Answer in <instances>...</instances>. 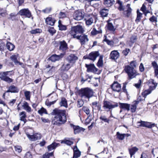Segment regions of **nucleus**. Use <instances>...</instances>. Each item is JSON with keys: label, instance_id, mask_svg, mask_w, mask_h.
Instances as JSON below:
<instances>
[{"label": "nucleus", "instance_id": "13", "mask_svg": "<svg viewBox=\"0 0 158 158\" xmlns=\"http://www.w3.org/2000/svg\"><path fill=\"white\" fill-rule=\"evenodd\" d=\"M79 40L80 42L81 45L86 44L89 41L88 36L85 34H83L79 35L76 38Z\"/></svg>", "mask_w": 158, "mask_h": 158}, {"label": "nucleus", "instance_id": "21", "mask_svg": "<svg viewBox=\"0 0 158 158\" xmlns=\"http://www.w3.org/2000/svg\"><path fill=\"white\" fill-rule=\"evenodd\" d=\"M111 88L113 90L117 92H120L121 89L120 85L117 82H114L111 85Z\"/></svg>", "mask_w": 158, "mask_h": 158}, {"label": "nucleus", "instance_id": "45", "mask_svg": "<svg viewBox=\"0 0 158 158\" xmlns=\"http://www.w3.org/2000/svg\"><path fill=\"white\" fill-rule=\"evenodd\" d=\"M17 58V56L15 55H12L10 57V59L14 61L15 64H17V62H18Z\"/></svg>", "mask_w": 158, "mask_h": 158}, {"label": "nucleus", "instance_id": "54", "mask_svg": "<svg viewBox=\"0 0 158 158\" xmlns=\"http://www.w3.org/2000/svg\"><path fill=\"white\" fill-rule=\"evenodd\" d=\"M104 41L106 42L107 44L110 46H113L114 44V43L112 40H110L106 38L104 40Z\"/></svg>", "mask_w": 158, "mask_h": 158}, {"label": "nucleus", "instance_id": "36", "mask_svg": "<svg viewBox=\"0 0 158 158\" xmlns=\"http://www.w3.org/2000/svg\"><path fill=\"white\" fill-rule=\"evenodd\" d=\"M60 105L61 106H64L66 108L67 107V101L65 98H61L60 102Z\"/></svg>", "mask_w": 158, "mask_h": 158}, {"label": "nucleus", "instance_id": "55", "mask_svg": "<svg viewBox=\"0 0 158 158\" xmlns=\"http://www.w3.org/2000/svg\"><path fill=\"white\" fill-rule=\"evenodd\" d=\"M137 40V37L136 35H133L130 38V41L131 42L134 43Z\"/></svg>", "mask_w": 158, "mask_h": 158}, {"label": "nucleus", "instance_id": "38", "mask_svg": "<svg viewBox=\"0 0 158 158\" xmlns=\"http://www.w3.org/2000/svg\"><path fill=\"white\" fill-rule=\"evenodd\" d=\"M103 56L100 55L99 57V59L97 64V65L98 67H102L103 65Z\"/></svg>", "mask_w": 158, "mask_h": 158}, {"label": "nucleus", "instance_id": "22", "mask_svg": "<svg viewBox=\"0 0 158 158\" xmlns=\"http://www.w3.org/2000/svg\"><path fill=\"white\" fill-rule=\"evenodd\" d=\"M71 127H73L75 134H77L81 131H84L85 129L80 127L79 126H75L73 124H71Z\"/></svg>", "mask_w": 158, "mask_h": 158}, {"label": "nucleus", "instance_id": "16", "mask_svg": "<svg viewBox=\"0 0 158 158\" xmlns=\"http://www.w3.org/2000/svg\"><path fill=\"white\" fill-rule=\"evenodd\" d=\"M140 97L139 96L137 100L134 101L131 106H130V110L132 113L135 112L136 111L137 105L139 103V101H141Z\"/></svg>", "mask_w": 158, "mask_h": 158}, {"label": "nucleus", "instance_id": "28", "mask_svg": "<svg viewBox=\"0 0 158 158\" xmlns=\"http://www.w3.org/2000/svg\"><path fill=\"white\" fill-rule=\"evenodd\" d=\"M116 5L118 4V6L117 9L120 11L124 10V6L123 5V2L120 0H116Z\"/></svg>", "mask_w": 158, "mask_h": 158}, {"label": "nucleus", "instance_id": "34", "mask_svg": "<svg viewBox=\"0 0 158 158\" xmlns=\"http://www.w3.org/2000/svg\"><path fill=\"white\" fill-rule=\"evenodd\" d=\"M59 145V143L53 142L52 144L48 146L47 147L48 150L49 151H51L52 150L54 149Z\"/></svg>", "mask_w": 158, "mask_h": 158}, {"label": "nucleus", "instance_id": "8", "mask_svg": "<svg viewBox=\"0 0 158 158\" xmlns=\"http://www.w3.org/2000/svg\"><path fill=\"white\" fill-rule=\"evenodd\" d=\"M100 53L98 51H95L90 52L88 55L85 56L84 58L85 59H88L94 61L98 56H99Z\"/></svg>", "mask_w": 158, "mask_h": 158}, {"label": "nucleus", "instance_id": "46", "mask_svg": "<svg viewBox=\"0 0 158 158\" xmlns=\"http://www.w3.org/2000/svg\"><path fill=\"white\" fill-rule=\"evenodd\" d=\"M38 113L41 115H42L43 114H47V112L46 109L43 107L38 110Z\"/></svg>", "mask_w": 158, "mask_h": 158}, {"label": "nucleus", "instance_id": "40", "mask_svg": "<svg viewBox=\"0 0 158 158\" xmlns=\"http://www.w3.org/2000/svg\"><path fill=\"white\" fill-rule=\"evenodd\" d=\"M7 48L10 51H13L15 48L14 45L10 42H7L6 44Z\"/></svg>", "mask_w": 158, "mask_h": 158}, {"label": "nucleus", "instance_id": "20", "mask_svg": "<svg viewBox=\"0 0 158 158\" xmlns=\"http://www.w3.org/2000/svg\"><path fill=\"white\" fill-rule=\"evenodd\" d=\"M119 53L116 50L112 51L110 54V58L113 60H116L119 57Z\"/></svg>", "mask_w": 158, "mask_h": 158}, {"label": "nucleus", "instance_id": "27", "mask_svg": "<svg viewBox=\"0 0 158 158\" xmlns=\"http://www.w3.org/2000/svg\"><path fill=\"white\" fill-rule=\"evenodd\" d=\"M81 152L78 149L77 146H75L73 148V158H78L81 155Z\"/></svg>", "mask_w": 158, "mask_h": 158}, {"label": "nucleus", "instance_id": "41", "mask_svg": "<svg viewBox=\"0 0 158 158\" xmlns=\"http://www.w3.org/2000/svg\"><path fill=\"white\" fill-rule=\"evenodd\" d=\"M137 18L135 20V22H136V23H137L138 22L140 21L143 14L140 13L139 10H137Z\"/></svg>", "mask_w": 158, "mask_h": 158}, {"label": "nucleus", "instance_id": "62", "mask_svg": "<svg viewBox=\"0 0 158 158\" xmlns=\"http://www.w3.org/2000/svg\"><path fill=\"white\" fill-rule=\"evenodd\" d=\"M24 158H32V155L30 152H27L25 155Z\"/></svg>", "mask_w": 158, "mask_h": 158}, {"label": "nucleus", "instance_id": "49", "mask_svg": "<svg viewBox=\"0 0 158 158\" xmlns=\"http://www.w3.org/2000/svg\"><path fill=\"white\" fill-rule=\"evenodd\" d=\"M117 138L119 140H123L124 138V134H120L119 132H117L116 133Z\"/></svg>", "mask_w": 158, "mask_h": 158}, {"label": "nucleus", "instance_id": "17", "mask_svg": "<svg viewBox=\"0 0 158 158\" xmlns=\"http://www.w3.org/2000/svg\"><path fill=\"white\" fill-rule=\"evenodd\" d=\"M19 14L21 16H25L26 17L28 18H30L31 16V13L28 9L21 10L19 11Z\"/></svg>", "mask_w": 158, "mask_h": 158}, {"label": "nucleus", "instance_id": "39", "mask_svg": "<svg viewBox=\"0 0 158 158\" xmlns=\"http://www.w3.org/2000/svg\"><path fill=\"white\" fill-rule=\"evenodd\" d=\"M138 150V149L136 147H134L129 149V152L130 155L131 157H132L133 155H134L135 152Z\"/></svg>", "mask_w": 158, "mask_h": 158}, {"label": "nucleus", "instance_id": "43", "mask_svg": "<svg viewBox=\"0 0 158 158\" xmlns=\"http://www.w3.org/2000/svg\"><path fill=\"white\" fill-rule=\"evenodd\" d=\"M100 13L102 17H106L108 14V10L106 9H103L100 11Z\"/></svg>", "mask_w": 158, "mask_h": 158}, {"label": "nucleus", "instance_id": "6", "mask_svg": "<svg viewBox=\"0 0 158 158\" xmlns=\"http://www.w3.org/2000/svg\"><path fill=\"white\" fill-rule=\"evenodd\" d=\"M149 87V89L145 90L143 94L144 96H146L151 93L153 90L155 89L157 85V84L152 79H150L148 82Z\"/></svg>", "mask_w": 158, "mask_h": 158}, {"label": "nucleus", "instance_id": "14", "mask_svg": "<svg viewBox=\"0 0 158 158\" xmlns=\"http://www.w3.org/2000/svg\"><path fill=\"white\" fill-rule=\"evenodd\" d=\"M26 135L30 140L31 141H35L40 139L41 137L40 134L35 133L32 135H30L28 133H26Z\"/></svg>", "mask_w": 158, "mask_h": 158}, {"label": "nucleus", "instance_id": "7", "mask_svg": "<svg viewBox=\"0 0 158 158\" xmlns=\"http://www.w3.org/2000/svg\"><path fill=\"white\" fill-rule=\"evenodd\" d=\"M11 71L0 72V78L7 82L10 83L13 82L12 79L9 77L7 76Z\"/></svg>", "mask_w": 158, "mask_h": 158}, {"label": "nucleus", "instance_id": "26", "mask_svg": "<svg viewBox=\"0 0 158 158\" xmlns=\"http://www.w3.org/2000/svg\"><path fill=\"white\" fill-rule=\"evenodd\" d=\"M102 31L101 27H98V30L95 28H93L91 32V35H95L99 34L102 33Z\"/></svg>", "mask_w": 158, "mask_h": 158}, {"label": "nucleus", "instance_id": "30", "mask_svg": "<svg viewBox=\"0 0 158 158\" xmlns=\"http://www.w3.org/2000/svg\"><path fill=\"white\" fill-rule=\"evenodd\" d=\"M73 65L69 63L66 64H63L61 68V69L63 71H68Z\"/></svg>", "mask_w": 158, "mask_h": 158}, {"label": "nucleus", "instance_id": "64", "mask_svg": "<svg viewBox=\"0 0 158 158\" xmlns=\"http://www.w3.org/2000/svg\"><path fill=\"white\" fill-rule=\"evenodd\" d=\"M141 84V80L139 79L138 81V82L135 84V86L138 89H139L140 87V85Z\"/></svg>", "mask_w": 158, "mask_h": 158}, {"label": "nucleus", "instance_id": "60", "mask_svg": "<svg viewBox=\"0 0 158 158\" xmlns=\"http://www.w3.org/2000/svg\"><path fill=\"white\" fill-rule=\"evenodd\" d=\"M136 61H132L131 62L130 64V66L131 67H133L134 69L136 67Z\"/></svg>", "mask_w": 158, "mask_h": 158}, {"label": "nucleus", "instance_id": "11", "mask_svg": "<svg viewBox=\"0 0 158 158\" xmlns=\"http://www.w3.org/2000/svg\"><path fill=\"white\" fill-rule=\"evenodd\" d=\"M84 16V12L79 10H76L73 15V18L77 20H80L83 19Z\"/></svg>", "mask_w": 158, "mask_h": 158}, {"label": "nucleus", "instance_id": "47", "mask_svg": "<svg viewBox=\"0 0 158 158\" xmlns=\"http://www.w3.org/2000/svg\"><path fill=\"white\" fill-rule=\"evenodd\" d=\"M100 119L103 121L104 122L107 123H109L110 121V119L107 118L106 117L105 115H101L100 118Z\"/></svg>", "mask_w": 158, "mask_h": 158}, {"label": "nucleus", "instance_id": "4", "mask_svg": "<svg viewBox=\"0 0 158 158\" xmlns=\"http://www.w3.org/2000/svg\"><path fill=\"white\" fill-rule=\"evenodd\" d=\"M124 70L127 74L130 79L133 78L139 74L135 69H134L133 67H131L130 65L125 66Z\"/></svg>", "mask_w": 158, "mask_h": 158}, {"label": "nucleus", "instance_id": "3", "mask_svg": "<svg viewBox=\"0 0 158 158\" xmlns=\"http://www.w3.org/2000/svg\"><path fill=\"white\" fill-rule=\"evenodd\" d=\"M79 94L81 98H89L93 95V92L92 89L88 88L81 89L79 91Z\"/></svg>", "mask_w": 158, "mask_h": 158}, {"label": "nucleus", "instance_id": "59", "mask_svg": "<svg viewBox=\"0 0 158 158\" xmlns=\"http://www.w3.org/2000/svg\"><path fill=\"white\" fill-rule=\"evenodd\" d=\"M77 102V106L78 107H81L84 104V102L82 100H78Z\"/></svg>", "mask_w": 158, "mask_h": 158}, {"label": "nucleus", "instance_id": "15", "mask_svg": "<svg viewBox=\"0 0 158 158\" xmlns=\"http://www.w3.org/2000/svg\"><path fill=\"white\" fill-rule=\"evenodd\" d=\"M64 56V54L62 53H61L60 55L53 54L49 58V59L52 62H55L56 61H59L60 60H61Z\"/></svg>", "mask_w": 158, "mask_h": 158}, {"label": "nucleus", "instance_id": "10", "mask_svg": "<svg viewBox=\"0 0 158 158\" xmlns=\"http://www.w3.org/2000/svg\"><path fill=\"white\" fill-rule=\"evenodd\" d=\"M132 9L130 7V4H127L123 13V16L126 18H128L131 14Z\"/></svg>", "mask_w": 158, "mask_h": 158}, {"label": "nucleus", "instance_id": "57", "mask_svg": "<svg viewBox=\"0 0 158 158\" xmlns=\"http://www.w3.org/2000/svg\"><path fill=\"white\" fill-rule=\"evenodd\" d=\"M15 150L16 151L20 153L22 151V148L20 146L17 145L15 146Z\"/></svg>", "mask_w": 158, "mask_h": 158}, {"label": "nucleus", "instance_id": "33", "mask_svg": "<svg viewBox=\"0 0 158 158\" xmlns=\"http://www.w3.org/2000/svg\"><path fill=\"white\" fill-rule=\"evenodd\" d=\"M22 107L23 109L28 112H30L31 111V108L29 106L28 103L25 102L22 105Z\"/></svg>", "mask_w": 158, "mask_h": 158}, {"label": "nucleus", "instance_id": "44", "mask_svg": "<svg viewBox=\"0 0 158 158\" xmlns=\"http://www.w3.org/2000/svg\"><path fill=\"white\" fill-rule=\"evenodd\" d=\"M155 127H157L155 123H152L147 122L146 127L149 128H151Z\"/></svg>", "mask_w": 158, "mask_h": 158}, {"label": "nucleus", "instance_id": "31", "mask_svg": "<svg viewBox=\"0 0 158 158\" xmlns=\"http://www.w3.org/2000/svg\"><path fill=\"white\" fill-rule=\"evenodd\" d=\"M115 3L114 0H104V4L107 7H110Z\"/></svg>", "mask_w": 158, "mask_h": 158}, {"label": "nucleus", "instance_id": "25", "mask_svg": "<svg viewBox=\"0 0 158 158\" xmlns=\"http://www.w3.org/2000/svg\"><path fill=\"white\" fill-rule=\"evenodd\" d=\"M152 65L154 69L155 76L158 79V65L155 61L152 62Z\"/></svg>", "mask_w": 158, "mask_h": 158}, {"label": "nucleus", "instance_id": "50", "mask_svg": "<svg viewBox=\"0 0 158 158\" xmlns=\"http://www.w3.org/2000/svg\"><path fill=\"white\" fill-rule=\"evenodd\" d=\"M83 110L87 114V115H89V116L88 118L90 115V110L89 108L87 107H83L82 108Z\"/></svg>", "mask_w": 158, "mask_h": 158}, {"label": "nucleus", "instance_id": "18", "mask_svg": "<svg viewBox=\"0 0 158 158\" xmlns=\"http://www.w3.org/2000/svg\"><path fill=\"white\" fill-rule=\"evenodd\" d=\"M85 67L87 68V71L88 72H91L94 73H96L98 69L95 67L94 64H85Z\"/></svg>", "mask_w": 158, "mask_h": 158}, {"label": "nucleus", "instance_id": "42", "mask_svg": "<svg viewBox=\"0 0 158 158\" xmlns=\"http://www.w3.org/2000/svg\"><path fill=\"white\" fill-rule=\"evenodd\" d=\"M58 27H59V30L61 31H65L67 29L66 26L62 24L60 20L58 21Z\"/></svg>", "mask_w": 158, "mask_h": 158}, {"label": "nucleus", "instance_id": "5", "mask_svg": "<svg viewBox=\"0 0 158 158\" xmlns=\"http://www.w3.org/2000/svg\"><path fill=\"white\" fill-rule=\"evenodd\" d=\"M103 108L105 110H111L118 106V103L111 101L104 100L103 103Z\"/></svg>", "mask_w": 158, "mask_h": 158}, {"label": "nucleus", "instance_id": "58", "mask_svg": "<svg viewBox=\"0 0 158 158\" xmlns=\"http://www.w3.org/2000/svg\"><path fill=\"white\" fill-rule=\"evenodd\" d=\"M48 32L52 35H53L56 32V31L54 29L53 27H50L48 29Z\"/></svg>", "mask_w": 158, "mask_h": 158}, {"label": "nucleus", "instance_id": "29", "mask_svg": "<svg viewBox=\"0 0 158 158\" xmlns=\"http://www.w3.org/2000/svg\"><path fill=\"white\" fill-rule=\"evenodd\" d=\"M19 116H20V120L23 121L24 123H25L27 122V120L26 119V112L25 111H22L19 114Z\"/></svg>", "mask_w": 158, "mask_h": 158}, {"label": "nucleus", "instance_id": "63", "mask_svg": "<svg viewBox=\"0 0 158 158\" xmlns=\"http://www.w3.org/2000/svg\"><path fill=\"white\" fill-rule=\"evenodd\" d=\"M51 10V7H48L42 10V12L45 13H48Z\"/></svg>", "mask_w": 158, "mask_h": 158}, {"label": "nucleus", "instance_id": "56", "mask_svg": "<svg viewBox=\"0 0 158 158\" xmlns=\"http://www.w3.org/2000/svg\"><path fill=\"white\" fill-rule=\"evenodd\" d=\"M41 30L39 29H36L34 30H32L30 32L32 34H36L40 32Z\"/></svg>", "mask_w": 158, "mask_h": 158}, {"label": "nucleus", "instance_id": "53", "mask_svg": "<svg viewBox=\"0 0 158 158\" xmlns=\"http://www.w3.org/2000/svg\"><path fill=\"white\" fill-rule=\"evenodd\" d=\"M60 18H63L67 17V15L66 13L60 11L59 14Z\"/></svg>", "mask_w": 158, "mask_h": 158}, {"label": "nucleus", "instance_id": "24", "mask_svg": "<svg viewBox=\"0 0 158 158\" xmlns=\"http://www.w3.org/2000/svg\"><path fill=\"white\" fill-rule=\"evenodd\" d=\"M56 20L51 17H48L45 19V23L48 25L53 26L54 25Z\"/></svg>", "mask_w": 158, "mask_h": 158}, {"label": "nucleus", "instance_id": "51", "mask_svg": "<svg viewBox=\"0 0 158 158\" xmlns=\"http://www.w3.org/2000/svg\"><path fill=\"white\" fill-rule=\"evenodd\" d=\"M53 155V152L50 153L47 152L43 155L41 158H49L50 156H52Z\"/></svg>", "mask_w": 158, "mask_h": 158}, {"label": "nucleus", "instance_id": "2", "mask_svg": "<svg viewBox=\"0 0 158 158\" xmlns=\"http://www.w3.org/2000/svg\"><path fill=\"white\" fill-rule=\"evenodd\" d=\"M84 31L82 27L80 25L72 27L71 30L69 32V34L73 36V38H76L79 35H77L78 34H82Z\"/></svg>", "mask_w": 158, "mask_h": 158}, {"label": "nucleus", "instance_id": "12", "mask_svg": "<svg viewBox=\"0 0 158 158\" xmlns=\"http://www.w3.org/2000/svg\"><path fill=\"white\" fill-rule=\"evenodd\" d=\"M78 57L75 55L71 54L68 55L66 58V60L69 63L73 65L78 60Z\"/></svg>", "mask_w": 158, "mask_h": 158}, {"label": "nucleus", "instance_id": "32", "mask_svg": "<svg viewBox=\"0 0 158 158\" xmlns=\"http://www.w3.org/2000/svg\"><path fill=\"white\" fill-rule=\"evenodd\" d=\"M93 108L97 109L98 110H100L101 109V106L98 102L96 101L93 102L92 103Z\"/></svg>", "mask_w": 158, "mask_h": 158}, {"label": "nucleus", "instance_id": "48", "mask_svg": "<svg viewBox=\"0 0 158 158\" xmlns=\"http://www.w3.org/2000/svg\"><path fill=\"white\" fill-rule=\"evenodd\" d=\"M62 143H64L67 145L70 146L73 143V142L68 140L65 139L61 141Z\"/></svg>", "mask_w": 158, "mask_h": 158}, {"label": "nucleus", "instance_id": "35", "mask_svg": "<svg viewBox=\"0 0 158 158\" xmlns=\"http://www.w3.org/2000/svg\"><path fill=\"white\" fill-rule=\"evenodd\" d=\"M120 107L121 109L126 110L127 111L130 110V105L127 103H120Z\"/></svg>", "mask_w": 158, "mask_h": 158}, {"label": "nucleus", "instance_id": "61", "mask_svg": "<svg viewBox=\"0 0 158 158\" xmlns=\"http://www.w3.org/2000/svg\"><path fill=\"white\" fill-rule=\"evenodd\" d=\"M130 50L129 48H126L122 52L123 54L125 56H127L128 53L130 52Z\"/></svg>", "mask_w": 158, "mask_h": 158}, {"label": "nucleus", "instance_id": "23", "mask_svg": "<svg viewBox=\"0 0 158 158\" xmlns=\"http://www.w3.org/2000/svg\"><path fill=\"white\" fill-rule=\"evenodd\" d=\"M19 89L18 88L14 85H11L9 87L8 89L6 92H11L17 93L19 92Z\"/></svg>", "mask_w": 158, "mask_h": 158}, {"label": "nucleus", "instance_id": "19", "mask_svg": "<svg viewBox=\"0 0 158 158\" xmlns=\"http://www.w3.org/2000/svg\"><path fill=\"white\" fill-rule=\"evenodd\" d=\"M106 26L108 30L111 32H114L116 29V27L113 25V21L111 22L110 20H108Z\"/></svg>", "mask_w": 158, "mask_h": 158}, {"label": "nucleus", "instance_id": "1", "mask_svg": "<svg viewBox=\"0 0 158 158\" xmlns=\"http://www.w3.org/2000/svg\"><path fill=\"white\" fill-rule=\"evenodd\" d=\"M66 113L64 110L58 109L54 110L52 113L55 116L52 118V123L53 125L59 126L65 123L66 121Z\"/></svg>", "mask_w": 158, "mask_h": 158}, {"label": "nucleus", "instance_id": "52", "mask_svg": "<svg viewBox=\"0 0 158 158\" xmlns=\"http://www.w3.org/2000/svg\"><path fill=\"white\" fill-rule=\"evenodd\" d=\"M30 92L29 91H26L24 92V95L26 97V99L27 100H30Z\"/></svg>", "mask_w": 158, "mask_h": 158}, {"label": "nucleus", "instance_id": "9", "mask_svg": "<svg viewBox=\"0 0 158 158\" xmlns=\"http://www.w3.org/2000/svg\"><path fill=\"white\" fill-rule=\"evenodd\" d=\"M59 50L62 52L63 53L62 54H64V55L67 51L69 49L68 47L67 43L64 40H62L59 42Z\"/></svg>", "mask_w": 158, "mask_h": 158}, {"label": "nucleus", "instance_id": "37", "mask_svg": "<svg viewBox=\"0 0 158 158\" xmlns=\"http://www.w3.org/2000/svg\"><path fill=\"white\" fill-rule=\"evenodd\" d=\"M85 23L86 25L89 26L91 25L94 22V17H90L89 19H85Z\"/></svg>", "mask_w": 158, "mask_h": 158}]
</instances>
